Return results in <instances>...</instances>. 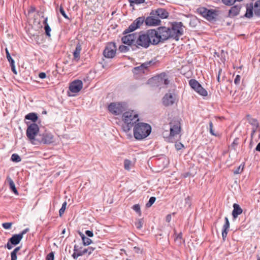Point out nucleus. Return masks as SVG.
<instances>
[{
  "instance_id": "obj_1",
  "label": "nucleus",
  "mask_w": 260,
  "mask_h": 260,
  "mask_svg": "<svg viewBox=\"0 0 260 260\" xmlns=\"http://www.w3.org/2000/svg\"><path fill=\"white\" fill-rule=\"evenodd\" d=\"M182 24L181 22H176L172 24L171 28L167 27H159L157 28L158 35L161 40V43H164L170 38H173L178 41L180 36L183 35Z\"/></svg>"
},
{
  "instance_id": "obj_2",
  "label": "nucleus",
  "mask_w": 260,
  "mask_h": 260,
  "mask_svg": "<svg viewBox=\"0 0 260 260\" xmlns=\"http://www.w3.org/2000/svg\"><path fill=\"white\" fill-rule=\"evenodd\" d=\"M181 131V125L179 119H173L169 124L163 126L162 136L168 142H173Z\"/></svg>"
},
{
  "instance_id": "obj_3",
  "label": "nucleus",
  "mask_w": 260,
  "mask_h": 260,
  "mask_svg": "<svg viewBox=\"0 0 260 260\" xmlns=\"http://www.w3.org/2000/svg\"><path fill=\"white\" fill-rule=\"evenodd\" d=\"M144 21L147 25L149 26L157 25L160 23V20L159 18L155 16L148 17L145 20L144 17H140L136 19L127 28L124 30L123 34L126 35L135 30L139 28Z\"/></svg>"
},
{
  "instance_id": "obj_4",
  "label": "nucleus",
  "mask_w": 260,
  "mask_h": 260,
  "mask_svg": "<svg viewBox=\"0 0 260 260\" xmlns=\"http://www.w3.org/2000/svg\"><path fill=\"white\" fill-rule=\"evenodd\" d=\"M151 132V126L146 123H136L134 128V136L138 140H142L148 137Z\"/></svg>"
},
{
  "instance_id": "obj_5",
  "label": "nucleus",
  "mask_w": 260,
  "mask_h": 260,
  "mask_svg": "<svg viewBox=\"0 0 260 260\" xmlns=\"http://www.w3.org/2000/svg\"><path fill=\"white\" fill-rule=\"evenodd\" d=\"M123 124L122 128L125 132H128L131 128L139 121L138 115L133 111L125 112L122 115Z\"/></svg>"
},
{
  "instance_id": "obj_6",
  "label": "nucleus",
  "mask_w": 260,
  "mask_h": 260,
  "mask_svg": "<svg viewBox=\"0 0 260 260\" xmlns=\"http://www.w3.org/2000/svg\"><path fill=\"white\" fill-rule=\"evenodd\" d=\"M196 12L210 21L215 20L218 15V11L213 9H208L203 7L198 8Z\"/></svg>"
},
{
  "instance_id": "obj_7",
  "label": "nucleus",
  "mask_w": 260,
  "mask_h": 260,
  "mask_svg": "<svg viewBox=\"0 0 260 260\" xmlns=\"http://www.w3.org/2000/svg\"><path fill=\"white\" fill-rule=\"evenodd\" d=\"M149 38L148 37L147 32L144 34H140L137 35L136 44H135V48H139L140 46L144 48H147L150 45Z\"/></svg>"
},
{
  "instance_id": "obj_8",
  "label": "nucleus",
  "mask_w": 260,
  "mask_h": 260,
  "mask_svg": "<svg viewBox=\"0 0 260 260\" xmlns=\"http://www.w3.org/2000/svg\"><path fill=\"white\" fill-rule=\"evenodd\" d=\"M117 47L114 42H109L107 44L103 51V55L107 58H112L116 54Z\"/></svg>"
},
{
  "instance_id": "obj_9",
  "label": "nucleus",
  "mask_w": 260,
  "mask_h": 260,
  "mask_svg": "<svg viewBox=\"0 0 260 260\" xmlns=\"http://www.w3.org/2000/svg\"><path fill=\"white\" fill-rule=\"evenodd\" d=\"M108 110L112 114L118 115L125 111V105L120 103H111L108 106Z\"/></svg>"
},
{
  "instance_id": "obj_10",
  "label": "nucleus",
  "mask_w": 260,
  "mask_h": 260,
  "mask_svg": "<svg viewBox=\"0 0 260 260\" xmlns=\"http://www.w3.org/2000/svg\"><path fill=\"white\" fill-rule=\"evenodd\" d=\"M39 132V127L38 124L32 123L28 125L26 132V135L28 139L31 141L35 140V137Z\"/></svg>"
},
{
  "instance_id": "obj_11",
  "label": "nucleus",
  "mask_w": 260,
  "mask_h": 260,
  "mask_svg": "<svg viewBox=\"0 0 260 260\" xmlns=\"http://www.w3.org/2000/svg\"><path fill=\"white\" fill-rule=\"evenodd\" d=\"M190 86L200 95L206 96L208 95L207 91L195 79H191L189 81Z\"/></svg>"
},
{
  "instance_id": "obj_12",
  "label": "nucleus",
  "mask_w": 260,
  "mask_h": 260,
  "mask_svg": "<svg viewBox=\"0 0 260 260\" xmlns=\"http://www.w3.org/2000/svg\"><path fill=\"white\" fill-rule=\"evenodd\" d=\"M137 38V34L136 33H132L123 36L121 41L124 44L128 45H133V49H136L135 44H136V40Z\"/></svg>"
},
{
  "instance_id": "obj_13",
  "label": "nucleus",
  "mask_w": 260,
  "mask_h": 260,
  "mask_svg": "<svg viewBox=\"0 0 260 260\" xmlns=\"http://www.w3.org/2000/svg\"><path fill=\"white\" fill-rule=\"evenodd\" d=\"M148 37L149 38L150 43L152 45H156L161 43V40L158 35L156 29H149L146 31Z\"/></svg>"
},
{
  "instance_id": "obj_14",
  "label": "nucleus",
  "mask_w": 260,
  "mask_h": 260,
  "mask_svg": "<svg viewBox=\"0 0 260 260\" xmlns=\"http://www.w3.org/2000/svg\"><path fill=\"white\" fill-rule=\"evenodd\" d=\"M246 119L248 122L252 126L251 137L253 138L254 135L259 126V123L256 119L252 118L249 114L246 115Z\"/></svg>"
},
{
  "instance_id": "obj_15",
  "label": "nucleus",
  "mask_w": 260,
  "mask_h": 260,
  "mask_svg": "<svg viewBox=\"0 0 260 260\" xmlns=\"http://www.w3.org/2000/svg\"><path fill=\"white\" fill-rule=\"evenodd\" d=\"M21 240V235L15 234L9 239L8 242L5 247H7L8 249L10 250L13 248V245H16L18 244Z\"/></svg>"
},
{
  "instance_id": "obj_16",
  "label": "nucleus",
  "mask_w": 260,
  "mask_h": 260,
  "mask_svg": "<svg viewBox=\"0 0 260 260\" xmlns=\"http://www.w3.org/2000/svg\"><path fill=\"white\" fill-rule=\"evenodd\" d=\"M82 87L83 83L82 81L76 80L71 83L69 89L72 92L77 93L81 90Z\"/></svg>"
},
{
  "instance_id": "obj_17",
  "label": "nucleus",
  "mask_w": 260,
  "mask_h": 260,
  "mask_svg": "<svg viewBox=\"0 0 260 260\" xmlns=\"http://www.w3.org/2000/svg\"><path fill=\"white\" fill-rule=\"evenodd\" d=\"M151 61L145 62L140 66L134 68L133 72L135 74L145 73L148 70V67L151 64Z\"/></svg>"
},
{
  "instance_id": "obj_18",
  "label": "nucleus",
  "mask_w": 260,
  "mask_h": 260,
  "mask_svg": "<svg viewBox=\"0 0 260 260\" xmlns=\"http://www.w3.org/2000/svg\"><path fill=\"white\" fill-rule=\"evenodd\" d=\"M40 136L41 137L40 141L44 144H50L53 142V136L51 133L45 131Z\"/></svg>"
},
{
  "instance_id": "obj_19",
  "label": "nucleus",
  "mask_w": 260,
  "mask_h": 260,
  "mask_svg": "<svg viewBox=\"0 0 260 260\" xmlns=\"http://www.w3.org/2000/svg\"><path fill=\"white\" fill-rule=\"evenodd\" d=\"M175 101V95L171 93H166L162 99V103L165 106L173 105Z\"/></svg>"
},
{
  "instance_id": "obj_20",
  "label": "nucleus",
  "mask_w": 260,
  "mask_h": 260,
  "mask_svg": "<svg viewBox=\"0 0 260 260\" xmlns=\"http://www.w3.org/2000/svg\"><path fill=\"white\" fill-rule=\"evenodd\" d=\"M94 248L89 247L88 248L84 249L82 251L80 250L78 252H75V253H73L72 256L74 259H76L79 256H82L87 252H88V254H90L94 250Z\"/></svg>"
},
{
  "instance_id": "obj_21",
  "label": "nucleus",
  "mask_w": 260,
  "mask_h": 260,
  "mask_svg": "<svg viewBox=\"0 0 260 260\" xmlns=\"http://www.w3.org/2000/svg\"><path fill=\"white\" fill-rule=\"evenodd\" d=\"M225 223L223 225L222 230V237L223 240H225L227 237L228 233L230 228V222L227 217L224 218Z\"/></svg>"
},
{
  "instance_id": "obj_22",
  "label": "nucleus",
  "mask_w": 260,
  "mask_h": 260,
  "mask_svg": "<svg viewBox=\"0 0 260 260\" xmlns=\"http://www.w3.org/2000/svg\"><path fill=\"white\" fill-rule=\"evenodd\" d=\"M82 50L81 44L78 43L76 46L75 50L73 52L74 60L78 61L80 58V53Z\"/></svg>"
},
{
  "instance_id": "obj_23",
  "label": "nucleus",
  "mask_w": 260,
  "mask_h": 260,
  "mask_svg": "<svg viewBox=\"0 0 260 260\" xmlns=\"http://www.w3.org/2000/svg\"><path fill=\"white\" fill-rule=\"evenodd\" d=\"M154 14L161 19L167 18L169 16L168 12L165 9L161 8L156 10Z\"/></svg>"
},
{
  "instance_id": "obj_24",
  "label": "nucleus",
  "mask_w": 260,
  "mask_h": 260,
  "mask_svg": "<svg viewBox=\"0 0 260 260\" xmlns=\"http://www.w3.org/2000/svg\"><path fill=\"white\" fill-rule=\"evenodd\" d=\"M233 208L234 209L232 211V215L235 219L238 216V215H240L242 213L243 210L237 204H234L233 205Z\"/></svg>"
},
{
  "instance_id": "obj_25",
  "label": "nucleus",
  "mask_w": 260,
  "mask_h": 260,
  "mask_svg": "<svg viewBox=\"0 0 260 260\" xmlns=\"http://www.w3.org/2000/svg\"><path fill=\"white\" fill-rule=\"evenodd\" d=\"M241 7L238 6H235L232 7L229 11V16L230 17H234L238 15L239 13Z\"/></svg>"
},
{
  "instance_id": "obj_26",
  "label": "nucleus",
  "mask_w": 260,
  "mask_h": 260,
  "mask_svg": "<svg viewBox=\"0 0 260 260\" xmlns=\"http://www.w3.org/2000/svg\"><path fill=\"white\" fill-rule=\"evenodd\" d=\"M174 235V241L176 245L178 246L181 245L184 242V240L183 239L182 237V233L181 232H180L178 234H176V232H175Z\"/></svg>"
},
{
  "instance_id": "obj_27",
  "label": "nucleus",
  "mask_w": 260,
  "mask_h": 260,
  "mask_svg": "<svg viewBox=\"0 0 260 260\" xmlns=\"http://www.w3.org/2000/svg\"><path fill=\"white\" fill-rule=\"evenodd\" d=\"M7 180L10 186V189L16 195L18 194V192L15 187V183L13 180L9 177L8 176Z\"/></svg>"
},
{
  "instance_id": "obj_28",
  "label": "nucleus",
  "mask_w": 260,
  "mask_h": 260,
  "mask_svg": "<svg viewBox=\"0 0 260 260\" xmlns=\"http://www.w3.org/2000/svg\"><path fill=\"white\" fill-rule=\"evenodd\" d=\"M25 119L30 120L35 123L37 121L38 116L36 113H29L25 115Z\"/></svg>"
},
{
  "instance_id": "obj_29",
  "label": "nucleus",
  "mask_w": 260,
  "mask_h": 260,
  "mask_svg": "<svg viewBox=\"0 0 260 260\" xmlns=\"http://www.w3.org/2000/svg\"><path fill=\"white\" fill-rule=\"evenodd\" d=\"M253 12L255 16L260 17V1H256L253 6Z\"/></svg>"
},
{
  "instance_id": "obj_30",
  "label": "nucleus",
  "mask_w": 260,
  "mask_h": 260,
  "mask_svg": "<svg viewBox=\"0 0 260 260\" xmlns=\"http://www.w3.org/2000/svg\"><path fill=\"white\" fill-rule=\"evenodd\" d=\"M253 7L250 5L249 6H247V9H246V12L245 14V16L247 18H251L253 16Z\"/></svg>"
},
{
  "instance_id": "obj_31",
  "label": "nucleus",
  "mask_w": 260,
  "mask_h": 260,
  "mask_svg": "<svg viewBox=\"0 0 260 260\" xmlns=\"http://www.w3.org/2000/svg\"><path fill=\"white\" fill-rule=\"evenodd\" d=\"M20 247H17L11 253V260H17V253L20 250Z\"/></svg>"
},
{
  "instance_id": "obj_32",
  "label": "nucleus",
  "mask_w": 260,
  "mask_h": 260,
  "mask_svg": "<svg viewBox=\"0 0 260 260\" xmlns=\"http://www.w3.org/2000/svg\"><path fill=\"white\" fill-rule=\"evenodd\" d=\"M11 159L12 161L16 162H20L21 160V157L16 153L13 154L12 155Z\"/></svg>"
},
{
  "instance_id": "obj_33",
  "label": "nucleus",
  "mask_w": 260,
  "mask_h": 260,
  "mask_svg": "<svg viewBox=\"0 0 260 260\" xmlns=\"http://www.w3.org/2000/svg\"><path fill=\"white\" fill-rule=\"evenodd\" d=\"M143 219H139L136 222L135 225L137 229H141L142 228L143 224Z\"/></svg>"
},
{
  "instance_id": "obj_34",
  "label": "nucleus",
  "mask_w": 260,
  "mask_h": 260,
  "mask_svg": "<svg viewBox=\"0 0 260 260\" xmlns=\"http://www.w3.org/2000/svg\"><path fill=\"white\" fill-rule=\"evenodd\" d=\"M131 161L128 159H125L124 161V167L126 170H129L131 166Z\"/></svg>"
},
{
  "instance_id": "obj_35",
  "label": "nucleus",
  "mask_w": 260,
  "mask_h": 260,
  "mask_svg": "<svg viewBox=\"0 0 260 260\" xmlns=\"http://www.w3.org/2000/svg\"><path fill=\"white\" fill-rule=\"evenodd\" d=\"M67 204V202H64L62 205L61 208L60 209V210L59 211V214L60 217L62 216V214L64 212V211L66 209Z\"/></svg>"
},
{
  "instance_id": "obj_36",
  "label": "nucleus",
  "mask_w": 260,
  "mask_h": 260,
  "mask_svg": "<svg viewBox=\"0 0 260 260\" xmlns=\"http://www.w3.org/2000/svg\"><path fill=\"white\" fill-rule=\"evenodd\" d=\"M156 200V198L154 197H151L148 203L146 204V206L147 208L150 207L152 204L155 202Z\"/></svg>"
},
{
  "instance_id": "obj_37",
  "label": "nucleus",
  "mask_w": 260,
  "mask_h": 260,
  "mask_svg": "<svg viewBox=\"0 0 260 260\" xmlns=\"http://www.w3.org/2000/svg\"><path fill=\"white\" fill-rule=\"evenodd\" d=\"M44 30L45 31V34L46 36L50 37L51 36L50 32L51 31V29L49 26V24L44 25Z\"/></svg>"
},
{
  "instance_id": "obj_38",
  "label": "nucleus",
  "mask_w": 260,
  "mask_h": 260,
  "mask_svg": "<svg viewBox=\"0 0 260 260\" xmlns=\"http://www.w3.org/2000/svg\"><path fill=\"white\" fill-rule=\"evenodd\" d=\"M83 240V244L84 246H88L92 243V240L88 237H85Z\"/></svg>"
},
{
  "instance_id": "obj_39",
  "label": "nucleus",
  "mask_w": 260,
  "mask_h": 260,
  "mask_svg": "<svg viewBox=\"0 0 260 260\" xmlns=\"http://www.w3.org/2000/svg\"><path fill=\"white\" fill-rule=\"evenodd\" d=\"M132 208H133V209L134 211H135L136 212L139 213V215L141 214L140 206V205L139 204H135V205H134L133 206Z\"/></svg>"
},
{
  "instance_id": "obj_40",
  "label": "nucleus",
  "mask_w": 260,
  "mask_h": 260,
  "mask_svg": "<svg viewBox=\"0 0 260 260\" xmlns=\"http://www.w3.org/2000/svg\"><path fill=\"white\" fill-rule=\"evenodd\" d=\"M119 50L121 52H126L129 50V48L127 46L121 45L119 47Z\"/></svg>"
},
{
  "instance_id": "obj_41",
  "label": "nucleus",
  "mask_w": 260,
  "mask_h": 260,
  "mask_svg": "<svg viewBox=\"0 0 260 260\" xmlns=\"http://www.w3.org/2000/svg\"><path fill=\"white\" fill-rule=\"evenodd\" d=\"M209 124L210 133L213 136H216V134L214 133V131L213 128V124L212 122L211 121H210Z\"/></svg>"
},
{
  "instance_id": "obj_42",
  "label": "nucleus",
  "mask_w": 260,
  "mask_h": 260,
  "mask_svg": "<svg viewBox=\"0 0 260 260\" xmlns=\"http://www.w3.org/2000/svg\"><path fill=\"white\" fill-rule=\"evenodd\" d=\"M244 166L241 165L239 166L234 171V173L235 174H240L242 172L243 170Z\"/></svg>"
},
{
  "instance_id": "obj_43",
  "label": "nucleus",
  "mask_w": 260,
  "mask_h": 260,
  "mask_svg": "<svg viewBox=\"0 0 260 260\" xmlns=\"http://www.w3.org/2000/svg\"><path fill=\"white\" fill-rule=\"evenodd\" d=\"M222 2L226 5L231 6L233 5L237 0H222Z\"/></svg>"
},
{
  "instance_id": "obj_44",
  "label": "nucleus",
  "mask_w": 260,
  "mask_h": 260,
  "mask_svg": "<svg viewBox=\"0 0 260 260\" xmlns=\"http://www.w3.org/2000/svg\"><path fill=\"white\" fill-rule=\"evenodd\" d=\"M59 12L61 13V14L63 16V17L64 18L69 19V18L66 15L65 11L62 6H60L59 7Z\"/></svg>"
},
{
  "instance_id": "obj_45",
  "label": "nucleus",
  "mask_w": 260,
  "mask_h": 260,
  "mask_svg": "<svg viewBox=\"0 0 260 260\" xmlns=\"http://www.w3.org/2000/svg\"><path fill=\"white\" fill-rule=\"evenodd\" d=\"M12 225V222H5V223H3L2 224V226L5 229L8 230V229H11Z\"/></svg>"
},
{
  "instance_id": "obj_46",
  "label": "nucleus",
  "mask_w": 260,
  "mask_h": 260,
  "mask_svg": "<svg viewBox=\"0 0 260 260\" xmlns=\"http://www.w3.org/2000/svg\"><path fill=\"white\" fill-rule=\"evenodd\" d=\"M185 204L186 206L190 207L191 206V199L189 197H187L185 199Z\"/></svg>"
},
{
  "instance_id": "obj_47",
  "label": "nucleus",
  "mask_w": 260,
  "mask_h": 260,
  "mask_svg": "<svg viewBox=\"0 0 260 260\" xmlns=\"http://www.w3.org/2000/svg\"><path fill=\"white\" fill-rule=\"evenodd\" d=\"M54 253L53 252H50L46 257V260H54Z\"/></svg>"
},
{
  "instance_id": "obj_48",
  "label": "nucleus",
  "mask_w": 260,
  "mask_h": 260,
  "mask_svg": "<svg viewBox=\"0 0 260 260\" xmlns=\"http://www.w3.org/2000/svg\"><path fill=\"white\" fill-rule=\"evenodd\" d=\"M241 79V77L240 75H237L234 80V83L235 84L238 85L239 84Z\"/></svg>"
},
{
  "instance_id": "obj_49",
  "label": "nucleus",
  "mask_w": 260,
  "mask_h": 260,
  "mask_svg": "<svg viewBox=\"0 0 260 260\" xmlns=\"http://www.w3.org/2000/svg\"><path fill=\"white\" fill-rule=\"evenodd\" d=\"M6 56H7V58L10 64L15 62L14 60L11 57L10 53H7V55Z\"/></svg>"
},
{
  "instance_id": "obj_50",
  "label": "nucleus",
  "mask_w": 260,
  "mask_h": 260,
  "mask_svg": "<svg viewBox=\"0 0 260 260\" xmlns=\"http://www.w3.org/2000/svg\"><path fill=\"white\" fill-rule=\"evenodd\" d=\"M10 66L11 67V70H12V71L13 72V73L14 74L16 75L17 74V72L16 71V68H15V62L13 63H11Z\"/></svg>"
},
{
  "instance_id": "obj_51",
  "label": "nucleus",
  "mask_w": 260,
  "mask_h": 260,
  "mask_svg": "<svg viewBox=\"0 0 260 260\" xmlns=\"http://www.w3.org/2000/svg\"><path fill=\"white\" fill-rule=\"evenodd\" d=\"M183 147V145L181 143H176L175 144V147L177 150H180Z\"/></svg>"
},
{
  "instance_id": "obj_52",
  "label": "nucleus",
  "mask_w": 260,
  "mask_h": 260,
  "mask_svg": "<svg viewBox=\"0 0 260 260\" xmlns=\"http://www.w3.org/2000/svg\"><path fill=\"white\" fill-rule=\"evenodd\" d=\"M85 234L89 237H92L93 236V233L92 231L89 230L86 231Z\"/></svg>"
},
{
  "instance_id": "obj_53",
  "label": "nucleus",
  "mask_w": 260,
  "mask_h": 260,
  "mask_svg": "<svg viewBox=\"0 0 260 260\" xmlns=\"http://www.w3.org/2000/svg\"><path fill=\"white\" fill-rule=\"evenodd\" d=\"M131 3H133L136 4H141L142 3H144L145 2V0H134V1H131Z\"/></svg>"
},
{
  "instance_id": "obj_54",
  "label": "nucleus",
  "mask_w": 260,
  "mask_h": 260,
  "mask_svg": "<svg viewBox=\"0 0 260 260\" xmlns=\"http://www.w3.org/2000/svg\"><path fill=\"white\" fill-rule=\"evenodd\" d=\"M80 247L77 245H75L74 247V253H75V252H78L80 251Z\"/></svg>"
},
{
  "instance_id": "obj_55",
  "label": "nucleus",
  "mask_w": 260,
  "mask_h": 260,
  "mask_svg": "<svg viewBox=\"0 0 260 260\" xmlns=\"http://www.w3.org/2000/svg\"><path fill=\"white\" fill-rule=\"evenodd\" d=\"M46 77V75L44 72H41L39 74V77L41 79H44Z\"/></svg>"
},
{
  "instance_id": "obj_56",
  "label": "nucleus",
  "mask_w": 260,
  "mask_h": 260,
  "mask_svg": "<svg viewBox=\"0 0 260 260\" xmlns=\"http://www.w3.org/2000/svg\"><path fill=\"white\" fill-rule=\"evenodd\" d=\"M28 231V229H26L25 230H24L23 231H22L20 233H19L18 235H21V237H22V238H23V236L24 234H25Z\"/></svg>"
},
{
  "instance_id": "obj_57",
  "label": "nucleus",
  "mask_w": 260,
  "mask_h": 260,
  "mask_svg": "<svg viewBox=\"0 0 260 260\" xmlns=\"http://www.w3.org/2000/svg\"><path fill=\"white\" fill-rule=\"evenodd\" d=\"M28 231V229H26L25 230H24L23 231H22L20 233H19L18 235H21V237H22V238H23V236L24 234H25Z\"/></svg>"
},
{
  "instance_id": "obj_58",
  "label": "nucleus",
  "mask_w": 260,
  "mask_h": 260,
  "mask_svg": "<svg viewBox=\"0 0 260 260\" xmlns=\"http://www.w3.org/2000/svg\"><path fill=\"white\" fill-rule=\"evenodd\" d=\"M171 215L170 214H168L166 217V221L168 222H169L171 221Z\"/></svg>"
},
{
  "instance_id": "obj_59",
  "label": "nucleus",
  "mask_w": 260,
  "mask_h": 260,
  "mask_svg": "<svg viewBox=\"0 0 260 260\" xmlns=\"http://www.w3.org/2000/svg\"><path fill=\"white\" fill-rule=\"evenodd\" d=\"M79 235H80V236L81 237L82 240H83L86 236L84 235V234H83L82 232H79Z\"/></svg>"
},
{
  "instance_id": "obj_60",
  "label": "nucleus",
  "mask_w": 260,
  "mask_h": 260,
  "mask_svg": "<svg viewBox=\"0 0 260 260\" xmlns=\"http://www.w3.org/2000/svg\"><path fill=\"white\" fill-rule=\"evenodd\" d=\"M222 71V70L221 69H220L218 71V76H217V81L218 82H219V80H220V73Z\"/></svg>"
},
{
  "instance_id": "obj_61",
  "label": "nucleus",
  "mask_w": 260,
  "mask_h": 260,
  "mask_svg": "<svg viewBox=\"0 0 260 260\" xmlns=\"http://www.w3.org/2000/svg\"><path fill=\"white\" fill-rule=\"evenodd\" d=\"M47 21H48V18L46 17L43 22L44 25H48Z\"/></svg>"
},
{
  "instance_id": "obj_62",
  "label": "nucleus",
  "mask_w": 260,
  "mask_h": 260,
  "mask_svg": "<svg viewBox=\"0 0 260 260\" xmlns=\"http://www.w3.org/2000/svg\"><path fill=\"white\" fill-rule=\"evenodd\" d=\"M255 150L260 152V142L256 146L255 148Z\"/></svg>"
},
{
  "instance_id": "obj_63",
  "label": "nucleus",
  "mask_w": 260,
  "mask_h": 260,
  "mask_svg": "<svg viewBox=\"0 0 260 260\" xmlns=\"http://www.w3.org/2000/svg\"><path fill=\"white\" fill-rule=\"evenodd\" d=\"M169 81L168 79H165L164 80V84L165 85H168L169 84Z\"/></svg>"
},
{
  "instance_id": "obj_64",
  "label": "nucleus",
  "mask_w": 260,
  "mask_h": 260,
  "mask_svg": "<svg viewBox=\"0 0 260 260\" xmlns=\"http://www.w3.org/2000/svg\"><path fill=\"white\" fill-rule=\"evenodd\" d=\"M237 140H235L233 142L232 145H234V144H237Z\"/></svg>"
}]
</instances>
